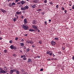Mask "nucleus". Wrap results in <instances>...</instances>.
Masks as SVG:
<instances>
[{
    "mask_svg": "<svg viewBox=\"0 0 74 74\" xmlns=\"http://www.w3.org/2000/svg\"><path fill=\"white\" fill-rule=\"evenodd\" d=\"M29 31H30V32H34V31H35V30L32 29H29Z\"/></svg>",
    "mask_w": 74,
    "mask_h": 74,
    "instance_id": "obj_10",
    "label": "nucleus"
},
{
    "mask_svg": "<svg viewBox=\"0 0 74 74\" xmlns=\"http://www.w3.org/2000/svg\"><path fill=\"white\" fill-rule=\"evenodd\" d=\"M26 42L27 44H29L30 43V41L29 40H27Z\"/></svg>",
    "mask_w": 74,
    "mask_h": 74,
    "instance_id": "obj_24",
    "label": "nucleus"
},
{
    "mask_svg": "<svg viewBox=\"0 0 74 74\" xmlns=\"http://www.w3.org/2000/svg\"><path fill=\"white\" fill-rule=\"evenodd\" d=\"M13 47H14V45H11L10 46V48H11V49H13Z\"/></svg>",
    "mask_w": 74,
    "mask_h": 74,
    "instance_id": "obj_15",
    "label": "nucleus"
},
{
    "mask_svg": "<svg viewBox=\"0 0 74 74\" xmlns=\"http://www.w3.org/2000/svg\"><path fill=\"white\" fill-rule=\"evenodd\" d=\"M18 0H16L15 1V2H16V3H17V2H18Z\"/></svg>",
    "mask_w": 74,
    "mask_h": 74,
    "instance_id": "obj_45",
    "label": "nucleus"
},
{
    "mask_svg": "<svg viewBox=\"0 0 74 74\" xmlns=\"http://www.w3.org/2000/svg\"><path fill=\"white\" fill-rule=\"evenodd\" d=\"M55 39L56 40H59V38H55Z\"/></svg>",
    "mask_w": 74,
    "mask_h": 74,
    "instance_id": "obj_30",
    "label": "nucleus"
},
{
    "mask_svg": "<svg viewBox=\"0 0 74 74\" xmlns=\"http://www.w3.org/2000/svg\"><path fill=\"white\" fill-rule=\"evenodd\" d=\"M25 12V11H23V13H24Z\"/></svg>",
    "mask_w": 74,
    "mask_h": 74,
    "instance_id": "obj_53",
    "label": "nucleus"
},
{
    "mask_svg": "<svg viewBox=\"0 0 74 74\" xmlns=\"http://www.w3.org/2000/svg\"><path fill=\"white\" fill-rule=\"evenodd\" d=\"M38 32H40V30H39V29H38Z\"/></svg>",
    "mask_w": 74,
    "mask_h": 74,
    "instance_id": "obj_62",
    "label": "nucleus"
},
{
    "mask_svg": "<svg viewBox=\"0 0 74 74\" xmlns=\"http://www.w3.org/2000/svg\"><path fill=\"white\" fill-rule=\"evenodd\" d=\"M38 58H40V56H38Z\"/></svg>",
    "mask_w": 74,
    "mask_h": 74,
    "instance_id": "obj_60",
    "label": "nucleus"
},
{
    "mask_svg": "<svg viewBox=\"0 0 74 74\" xmlns=\"http://www.w3.org/2000/svg\"><path fill=\"white\" fill-rule=\"evenodd\" d=\"M21 3L22 5L24 4H25V2L24 1H22L21 2Z\"/></svg>",
    "mask_w": 74,
    "mask_h": 74,
    "instance_id": "obj_11",
    "label": "nucleus"
},
{
    "mask_svg": "<svg viewBox=\"0 0 74 74\" xmlns=\"http://www.w3.org/2000/svg\"><path fill=\"white\" fill-rule=\"evenodd\" d=\"M13 48L14 49H16V47L15 46H13Z\"/></svg>",
    "mask_w": 74,
    "mask_h": 74,
    "instance_id": "obj_22",
    "label": "nucleus"
},
{
    "mask_svg": "<svg viewBox=\"0 0 74 74\" xmlns=\"http://www.w3.org/2000/svg\"><path fill=\"white\" fill-rule=\"evenodd\" d=\"M27 36V34H26L25 35V36Z\"/></svg>",
    "mask_w": 74,
    "mask_h": 74,
    "instance_id": "obj_58",
    "label": "nucleus"
},
{
    "mask_svg": "<svg viewBox=\"0 0 74 74\" xmlns=\"http://www.w3.org/2000/svg\"><path fill=\"white\" fill-rule=\"evenodd\" d=\"M13 70V72H15L16 71V70H16V68H15V69Z\"/></svg>",
    "mask_w": 74,
    "mask_h": 74,
    "instance_id": "obj_21",
    "label": "nucleus"
},
{
    "mask_svg": "<svg viewBox=\"0 0 74 74\" xmlns=\"http://www.w3.org/2000/svg\"><path fill=\"white\" fill-rule=\"evenodd\" d=\"M11 0H7V1L8 2H9V1H10Z\"/></svg>",
    "mask_w": 74,
    "mask_h": 74,
    "instance_id": "obj_63",
    "label": "nucleus"
},
{
    "mask_svg": "<svg viewBox=\"0 0 74 74\" xmlns=\"http://www.w3.org/2000/svg\"><path fill=\"white\" fill-rule=\"evenodd\" d=\"M72 9H73V10H74V7L73 6V7H72Z\"/></svg>",
    "mask_w": 74,
    "mask_h": 74,
    "instance_id": "obj_59",
    "label": "nucleus"
},
{
    "mask_svg": "<svg viewBox=\"0 0 74 74\" xmlns=\"http://www.w3.org/2000/svg\"><path fill=\"white\" fill-rule=\"evenodd\" d=\"M66 13V12H67V10H66L65 11H64Z\"/></svg>",
    "mask_w": 74,
    "mask_h": 74,
    "instance_id": "obj_46",
    "label": "nucleus"
},
{
    "mask_svg": "<svg viewBox=\"0 0 74 74\" xmlns=\"http://www.w3.org/2000/svg\"><path fill=\"white\" fill-rule=\"evenodd\" d=\"M15 16L16 17V19H18V16L16 14L15 15Z\"/></svg>",
    "mask_w": 74,
    "mask_h": 74,
    "instance_id": "obj_29",
    "label": "nucleus"
},
{
    "mask_svg": "<svg viewBox=\"0 0 74 74\" xmlns=\"http://www.w3.org/2000/svg\"><path fill=\"white\" fill-rule=\"evenodd\" d=\"M17 4H21V2H18L17 3Z\"/></svg>",
    "mask_w": 74,
    "mask_h": 74,
    "instance_id": "obj_41",
    "label": "nucleus"
},
{
    "mask_svg": "<svg viewBox=\"0 0 74 74\" xmlns=\"http://www.w3.org/2000/svg\"><path fill=\"white\" fill-rule=\"evenodd\" d=\"M72 58H73V60H74V56H73V57Z\"/></svg>",
    "mask_w": 74,
    "mask_h": 74,
    "instance_id": "obj_56",
    "label": "nucleus"
},
{
    "mask_svg": "<svg viewBox=\"0 0 74 74\" xmlns=\"http://www.w3.org/2000/svg\"><path fill=\"white\" fill-rule=\"evenodd\" d=\"M21 46L23 47L24 46V43H21Z\"/></svg>",
    "mask_w": 74,
    "mask_h": 74,
    "instance_id": "obj_18",
    "label": "nucleus"
},
{
    "mask_svg": "<svg viewBox=\"0 0 74 74\" xmlns=\"http://www.w3.org/2000/svg\"><path fill=\"white\" fill-rule=\"evenodd\" d=\"M32 7L33 8H34L36 7V5H34L33 6H32Z\"/></svg>",
    "mask_w": 74,
    "mask_h": 74,
    "instance_id": "obj_23",
    "label": "nucleus"
},
{
    "mask_svg": "<svg viewBox=\"0 0 74 74\" xmlns=\"http://www.w3.org/2000/svg\"><path fill=\"white\" fill-rule=\"evenodd\" d=\"M33 3H36V1L35 0L33 1Z\"/></svg>",
    "mask_w": 74,
    "mask_h": 74,
    "instance_id": "obj_40",
    "label": "nucleus"
},
{
    "mask_svg": "<svg viewBox=\"0 0 74 74\" xmlns=\"http://www.w3.org/2000/svg\"><path fill=\"white\" fill-rule=\"evenodd\" d=\"M23 57H24V56L23 55V56H21V58H23Z\"/></svg>",
    "mask_w": 74,
    "mask_h": 74,
    "instance_id": "obj_44",
    "label": "nucleus"
},
{
    "mask_svg": "<svg viewBox=\"0 0 74 74\" xmlns=\"http://www.w3.org/2000/svg\"><path fill=\"white\" fill-rule=\"evenodd\" d=\"M23 60H26V58L25 57H24L23 58Z\"/></svg>",
    "mask_w": 74,
    "mask_h": 74,
    "instance_id": "obj_25",
    "label": "nucleus"
},
{
    "mask_svg": "<svg viewBox=\"0 0 74 74\" xmlns=\"http://www.w3.org/2000/svg\"><path fill=\"white\" fill-rule=\"evenodd\" d=\"M16 74H20V73H20L19 72V71H18V70H17L16 72Z\"/></svg>",
    "mask_w": 74,
    "mask_h": 74,
    "instance_id": "obj_12",
    "label": "nucleus"
},
{
    "mask_svg": "<svg viewBox=\"0 0 74 74\" xmlns=\"http://www.w3.org/2000/svg\"><path fill=\"white\" fill-rule=\"evenodd\" d=\"M21 10H23L24 11H25L26 10V9H25V8H21Z\"/></svg>",
    "mask_w": 74,
    "mask_h": 74,
    "instance_id": "obj_14",
    "label": "nucleus"
},
{
    "mask_svg": "<svg viewBox=\"0 0 74 74\" xmlns=\"http://www.w3.org/2000/svg\"><path fill=\"white\" fill-rule=\"evenodd\" d=\"M51 44L52 45H55L56 44V42L52 41H51Z\"/></svg>",
    "mask_w": 74,
    "mask_h": 74,
    "instance_id": "obj_5",
    "label": "nucleus"
},
{
    "mask_svg": "<svg viewBox=\"0 0 74 74\" xmlns=\"http://www.w3.org/2000/svg\"><path fill=\"white\" fill-rule=\"evenodd\" d=\"M13 56H14V57H16V55L15 54H13Z\"/></svg>",
    "mask_w": 74,
    "mask_h": 74,
    "instance_id": "obj_26",
    "label": "nucleus"
},
{
    "mask_svg": "<svg viewBox=\"0 0 74 74\" xmlns=\"http://www.w3.org/2000/svg\"><path fill=\"white\" fill-rule=\"evenodd\" d=\"M47 0H45L44 1V3H47Z\"/></svg>",
    "mask_w": 74,
    "mask_h": 74,
    "instance_id": "obj_32",
    "label": "nucleus"
},
{
    "mask_svg": "<svg viewBox=\"0 0 74 74\" xmlns=\"http://www.w3.org/2000/svg\"><path fill=\"white\" fill-rule=\"evenodd\" d=\"M58 53H59V54H61V53H62L61 52V51H58Z\"/></svg>",
    "mask_w": 74,
    "mask_h": 74,
    "instance_id": "obj_33",
    "label": "nucleus"
},
{
    "mask_svg": "<svg viewBox=\"0 0 74 74\" xmlns=\"http://www.w3.org/2000/svg\"><path fill=\"white\" fill-rule=\"evenodd\" d=\"M47 60H51V59L49 58L47 59Z\"/></svg>",
    "mask_w": 74,
    "mask_h": 74,
    "instance_id": "obj_57",
    "label": "nucleus"
},
{
    "mask_svg": "<svg viewBox=\"0 0 74 74\" xmlns=\"http://www.w3.org/2000/svg\"><path fill=\"white\" fill-rule=\"evenodd\" d=\"M38 42H39V43L40 44H42V43L40 41Z\"/></svg>",
    "mask_w": 74,
    "mask_h": 74,
    "instance_id": "obj_39",
    "label": "nucleus"
},
{
    "mask_svg": "<svg viewBox=\"0 0 74 74\" xmlns=\"http://www.w3.org/2000/svg\"><path fill=\"white\" fill-rule=\"evenodd\" d=\"M62 10H64V8H62Z\"/></svg>",
    "mask_w": 74,
    "mask_h": 74,
    "instance_id": "obj_61",
    "label": "nucleus"
},
{
    "mask_svg": "<svg viewBox=\"0 0 74 74\" xmlns=\"http://www.w3.org/2000/svg\"><path fill=\"white\" fill-rule=\"evenodd\" d=\"M22 19H23V16H22V17H21Z\"/></svg>",
    "mask_w": 74,
    "mask_h": 74,
    "instance_id": "obj_64",
    "label": "nucleus"
},
{
    "mask_svg": "<svg viewBox=\"0 0 74 74\" xmlns=\"http://www.w3.org/2000/svg\"><path fill=\"white\" fill-rule=\"evenodd\" d=\"M27 52H29V51H30V49H27Z\"/></svg>",
    "mask_w": 74,
    "mask_h": 74,
    "instance_id": "obj_36",
    "label": "nucleus"
},
{
    "mask_svg": "<svg viewBox=\"0 0 74 74\" xmlns=\"http://www.w3.org/2000/svg\"><path fill=\"white\" fill-rule=\"evenodd\" d=\"M3 39V38L1 37H0V40H2Z\"/></svg>",
    "mask_w": 74,
    "mask_h": 74,
    "instance_id": "obj_49",
    "label": "nucleus"
},
{
    "mask_svg": "<svg viewBox=\"0 0 74 74\" xmlns=\"http://www.w3.org/2000/svg\"><path fill=\"white\" fill-rule=\"evenodd\" d=\"M18 39V38H15L16 40H17Z\"/></svg>",
    "mask_w": 74,
    "mask_h": 74,
    "instance_id": "obj_43",
    "label": "nucleus"
},
{
    "mask_svg": "<svg viewBox=\"0 0 74 74\" xmlns=\"http://www.w3.org/2000/svg\"><path fill=\"white\" fill-rule=\"evenodd\" d=\"M32 47H35V46H34V45H32Z\"/></svg>",
    "mask_w": 74,
    "mask_h": 74,
    "instance_id": "obj_54",
    "label": "nucleus"
},
{
    "mask_svg": "<svg viewBox=\"0 0 74 74\" xmlns=\"http://www.w3.org/2000/svg\"><path fill=\"white\" fill-rule=\"evenodd\" d=\"M20 52H21V53H22V51L20 50Z\"/></svg>",
    "mask_w": 74,
    "mask_h": 74,
    "instance_id": "obj_50",
    "label": "nucleus"
},
{
    "mask_svg": "<svg viewBox=\"0 0 74 74\" xmlns=\"http://www.w3.org/2000/svg\"><path fill=\"white\" fill-rule=\"evenodd\" d=\"M24 22L25 23H27V19L25 18L24 20Z\"/></svg>",
    "mask_w": 74,
    "mask_h": 74,
    "instance_id": "obj_8",
    "label": "nucleus"
},
{
    "mask_svg": "<svg viewBox=\"0 0 74 74\" xmlns=\"http://www.w3.org/2000/svg\"><path fill=\"white\" fill-rule=\"evenodd\" d=\"M22 14V12L20 11L19 12L18 11H17L16 12V14H17V15H20V14Z\"/></svg>",
    "mask_w": 74,
    "mask_h": 74,
    "instance_id": "obj_7",
    "label": "nucleus"
},
{
    "mask_svg": "<svg viewBox=\"0 0 74 74\" xmlns=\"http://www.w3.org/2000/svg\"><path fill=\"white\" fill-rule=\"evenodd\" d=\"M49 22H51V19H49Z\"/></svg>",
    "mask_w": 74,
    "mask_h": 74,
    "instance_id": "obj_55",
    "label": "nucleus"
},
{
    "mask_svg": "<svg viewBox=\"0 0 74 74\" xmlns=\"http://www.w3.org/2000/svg\"><path fill=\"white\" fill-rule=\"evenodd\" d=\"M43 69H40V71H43Z\"/></svg>",
    "mask_w": 74,
    "mask_h": 74,
    "instance_id": "obj_35",
    "label": "nucleus"
},
{
    "mask_svg": "<svg viewBox=\"0 0 74 74\" xmlns=\"http://www.w3.org/2000/svg\"><path fill=\"white\" fill-rule=\"evenodd\" d=\"M14 73V71H13V70H11L10 72V74H12Z\"/></svg>",
    "mask_w": 74,
    "mask_h": 74,
    "instance_id": "obj_19",
    "label": "nucleus"
},
{
    "mask_svg": "<svg viewBox=\"0 0 74 74\" xmlns=\"http://www.w3.org/2000/svg\"><path fill=\"white\" fill-rule=\"evenodd\" d=\"M45 25H47V21H45Z\"/></svg>",
    "mask_w": 74,
    "mask_h": 74,
    "instance_id": "obj_51",
    "label": "nucleus"
},
{
    "mask_svg": "<svg viewBox=\"0 0 74 74\" xmlns=\"http://www.w3.org/2000/svg\"><path fill=\"white\" fill-rule=\"evenodd\" d=\"M4 69L5 70H7V68L6 67H4Z\"/></svg>",
    "mask_w": 74,
    "mask_h": 74,
    "instance_id": "obj_42",
    "label": "nucleus"
},
{
    "mask_svg": "<svg viewBox=\"0 0 74 74\" xmlns=\"http://www.w3.org/2000/svg\"><path fill=\"white\" fill-rule=\"evenodd\" d=\"M29 43H30V44H33V41L31 40L29 41Z\"/></svg>",
    "mask_w": 74,
    "mask_h": 74,
    "instance_id": "obj_17",
    "label": "nucleus"
},
{
    "mask_svg": "<svg viewBox=\"0 0 74 74\" xmlns=\"http://www.w3.org/2000/svg\"><path fill=\"white\" fill-rule=\"evenodd\" d=\"M32 23H33V24H34L35 25H36V21L35 20H34L33 21Z\"/></svg>",
    "mask_w": 74,
    "mask_h": 74,
    "instance_id": "obj_13",
    "label": "nucleus"
},
{
    "mask_svg": "<svg viewBox=\"0 0 74 74\" xmlns=\"http://www.w3.org/2000/svg\"><path fill=\"white\" fill-rule=\"evenodd\" d=\"M21 41H22L23 42L24 41V40L23 39H22L21 40Z\"/></svg>",
    "mask_w": 74,
    "mask_h": 74,
    "instance_id": "obj_48",
    "label": "nucleus"
},
{
    "mask_svg": "<svg viewBox=\"0 0 74 74\" xmlns=\"http://www.w3.org/2000/svg\"><path fill=\"white\" fill-rule=\"evenodd\" d=\"M13 21L14 22H15V21H16V18H14L13 19Z\"/></svg>",
    "mask_w": 74,
    "mask_h": 74,
    "instance_id": "obj_31",
    "label": "nucleus"
},
{
    "mask_svg": "<svg viewBox=\"0 0 74 74\" xmlns=\"http://www.w3.org/2000/svg\"><path fill=\"white\" fill-rule=\"evenodd\" d=\"M32 27L34 29H35L36 31L38 30V29L36 25H33L32 26Z\"/></svg>",
    "mask_w": 74,
    "mask_h": 74,
    "instance_id": "obj_3",
    "label": "nucleus"
},
{
    "mask_svg": "<svg viewBox=\"0 0 74 74\" xmlns=\"http://www.w3.org/2000/svg\"><path fill=\"white\" fill-rule=\"evenodd\" d=\"M4 52H5V53H6L7 52V50L6 49L4 51Z\"/></svg>",
    "mask_w": 74,
    "mask_h": 74,
    "instance_id": "obj_28",
    "label": "nucleus"
},
{
    "mask_svg": "<svg viewBox=\"0 0 74 74\" xmlns=\"http://www.w3.org/2000/svg\"><path fill=\"white\" fill-rule=\"evenodd\" d=\"M41 11V9H38L37 10V11Z\"/></svg>",
    "mask_w": 74,
    "mask_h": 74,
    "instance_id": "obj_27",
    "label": "nucleus"
},
{
    "mask_svg": "<svg viewBox=\"0 0 74 74\" xmlns=\"http://www.w3.org/2000/svg\"><path fill=\"white\" fill-rule=\"evenodd\" d=\"M9 7H11V3H9Z\"/></svg>",
    "mask_w": 74,
    "mask_h": 74,
    "instance_id": "obj_34",
    "label": "nucleus"
},
{
    "mask_svg": "<svg viewBox=\"0 0 74 74\" xmlns=\"http://www.w3.org/2000/svg\"><path fill=\"white\" fill-rule=\"evenodd\" d=\"M62 49H63V50H64V49H65V48H64V47H62Z\"/></svg>",
    "mask_w": 74,
    "mask_h": 74,
    "instance_id": "obj_38",
    "label": "nucleus"
},
{
    "mask_svg": "<svg viewBox=\"0 0 74 74\" xmlns=\"http://www.w3.org/2000/svg\"><path fill=\"white\" fill-rule=\"evenodd\" d=\"M25 9H28L29 8V6L26 5V6L24 7Z\"/></svg>",
    "mask_w": 74,
    "mask_h": 74,
    "instance_id": "obj_16",
    "label": "nucleus"
},
{
    "mask_svg": "<svg viewBox=\"0 0 74 74\" xmlns=\"http://www.w3.org/2000/svg\"><path fill=\"white\" fill-rule=\"evenodd\" d=\"M28 63H29V62H30V63H32V59H29L28 60Z\"/></svg>",
    "mask_w": 74,
    "mask_h": 74,
    "instance_id": "obj_9",
    "label": "nucleus"
},
{
    "mask_svg": "<svg viewBox=\"0 0 74 74\" xmlns=\"http://www.w3.org/2000/svg\"><path fill=\"white\" fill-rule=\"evenodd\" d=\"M15 5V3H14V2H13L11 5V6H13V5Z\"/></svg>",
    "mask_w": 74,
    "mask_h": 74,
    "instance_id": "obj_20",
    "label": "nucleus"
},
{
    "mask_svg": "<svg viewBox=\"0 0 74 74\" xmlns=\"http://www.w3.org/2000/svg\"><path fill=\"white\" fill-rule=\"evenodd\" d=\"M0 10H1V11L3 12V13H5V12H6V10L4 9H0Z\"/></svg>",
    "mask_w": 74,
    "mask_h": 74,
    "instance_id": "obj_6",
    "label": "nucleus"
},
{
    "mask_svg": "<svg viewBox=\"0 0 74 74\" xmlns=\"http://www.w3.org/2000/svg\"><path fill=\"white\" fill-rule=\"evenodd\" d=\"M58 5H57V6H56V8H58Z\"/></svg>",
    "mask_w": 74,
    "mask_h": 74,
    "instance_id": "obj_47",
    "label": "nucleus"
},
{
    "mask_svg": "<svg viewBox=\"0 0 74 74\" xmlns=\"http://www.w3.org/2000/svg\"><path fill=\"white\" fill-rule=\"evenodd\" d=\"M22 27H23V28L25 30H27V29H29V27H28V26H26L25 25H23Z\"/></svg>",
    "mask_w": 74,
    "mask_h": 74,
    "instance_id": "obj_1",
    "label": "nucleus"
},
{
    "mask_svg": "<svg viewBox=\"0 0 74 74\" xmlns=\"http://www.w3.org/2000/svg\"><path fill=\"white\" fill-rule=\"evenodd\" d=\"M10 43H12V40H10Z\"/></svg>",
    "mask_w": 74,
    "mask_h": 74,
    "instance_id": "obj_37",
    "label": "nucleus"
},
{
    "mask_svg": "<svg viewBox=\"0 0 74 74\" xmlns=\"http://www.w3.org/2000/svg\"><path fill=\"white\" fill-rule=\"evenodd\" d=\"M0 73L1 74L2 73H3V74H5L7 73V71H4L3 69H0Z\"/></svg>",
    "mask_w": 74,
    "mask_h": 74,
    "instance_id": "obj_4",
    "label": "nucleus"
},
{
    "mask_svg": "<svg viewBox=\"0 0 74 74\" xmlns=\"http://www.w3.org/2000/svg\"><path fill=\"white\" fill-rule=\"evenodd\" d=\"M50 4H51L52 5V4H53V3H52V2H50Z\"/></svg>",
    "mask_w": 74,
    "mask_h": 74,
    "instance_id": "obj_52",
    "label": "nucleus"
},
{
    "mask_svg": "<svg viewBox=\"0 0 74 74\" xmlns=\"http://www.w3.org/2000/svg\"><path fill=\"white\" fill-rule=\"evenodd\" d=\"M47 54H49V55H50V56H51L52 55V53H52V51H48L47 52Z\"/></svg>",
    "mask_w": 74,
    "mask_h": 74,
    "instance_id": "obj_2",
    "label": "nucleus"
}]
</instances>
